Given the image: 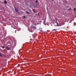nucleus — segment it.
I'll list each match as a JSON object with an SVG mask.
<instances>
[{
	"label": "nucleus",
	"instance_id": "obj_1",
	"mask_svg": "<svg viewBox=\"0 0 76 76\" xmlns=\"http://www.w3.org/2000/svg\"><path fill=\"white\" fill-rule=\"evenodd\" d=\"M15 9L16 12H17V13H18V12H19L18 9H16V8L15 7Z\"/></svg>",
	"mask_w": 76,
	"mask_h": 76
},
{
	"label": "nucleus",
	"instance_id": "obj_2",
	"mask_svg": "<svg viewBox=\"0 0 76 76\" xmlns=\"http://www.w3.org/2000/svg\"><path fill=\"white\" fill-rule=\"evenodd\" d=\"M56 24H57V25H56V26H58V23H57V22H56Z\"/></svg>",
	"mask_w": 76,
	"mask_h": 76
},
{
	"label": "nucleus",
	"instance_id": "obj_3",
	"mask_svg": "<svg viewBox=\"0 0 76 76\" xmlns=\"http://www.w3.org/2000/svg\"><path fill=\"white\" fill-rule=\"evenodd\" d=\"M35 10L34 9H33V12H34V13H36V12L35 11Z\"/></svg>",
	"mask_w": 76,
	"mask_h": 76
},
{
	"label": "nucleus",
	"instance_id": "obj_4",
	"mask_svg": "<svg viewBox=\"0 0 76 76\" xmlns=\"http://www.w3.org/2000/svg\"><path fill=\"white\" fill-rule=\"evenodd\" d=\"M46 20V18L45 19V20L44 21L43 23L44 24H45V20Z\"/></svg>",
	"mask_w": 76,
	"mask_h": 76
},
{
	"label": "nucleus",
	"instance_id": "obj_5",
	"mask_svg": "<svg viewBox=\"0 0 76 76\" xmlns=\"http://www.w3.org/2000/svg\"><path fill=\"white\" fill-rule=\"evenodd\" d=\"M26 12L27 13V14H28V15H30V13H29V12H28L27 11H26Z\"/></svg>",
	"mask_w": 76,
	"mask_h": 76
},
{
	"label": "nucleus",
	"instance_id": "obj_6",
	"mask_svg": "<svg viewBox=\"0 0 76 76\" xmlns=\"http://www.w3.org/2000/svg\"><path fill=\"white\" fill-rule=\"evenodd\" d=\"M4 3L5 4H7V2L6 1H4Z\"/></svg>",
	"mask_w": 76,
	"mask_h": 76
},
{
	"label": "nucleus",
	"instance_id": "obj_7",
	"mask_svg": "<svg viewBox=\"0 0 76 76\" xmlns=\"http://www.w3.org/2000/svg\"><path fill=\"white\" fill-rule=\"evenodd\" d=\"M34 26H33V25H31V28H34Z\"/></svg>",
	"mask_w": 76,
	"mask_h": 76
},
{
	"label": "nucleus",
	"instance_id": "obj_8",
	"mask_svg": "<svg viewBox=\"0 0 76 76\" xmlns=\"http://www.w3.org/2000/svg\"><path fill=\"white\" fill-rule=\"evenodd\" d=\"M33 28H34V29H37V28L36 27H35V26H34Z\"/></svg>",
	"mask_w": 76,
	"mask_h": 76
},
{
	"label": "nucleus",
	"instance_id": "obj_9",
	"mask_svg": "<svg viewBox=\"0 0 76 76\" xmlns=\"http://www.w3.org/2000/svg\"><path fill=\"white\" fill-rule=\"evenodd\" d=\"M56 31V29H54L53 30L51 31L53 32V31Z\"/></svg>",
	"mask_w": 76,
	"mask_h": 76
},
{
	"label": "nucleus",
	"instance_id": "obj_10",
	"mask_svg": "<svg viewBox=\"0 0 76 76\" xmlns=\"http://www.w3.org/2000/svg\"><path fill=\"white\" fill-rule=\"evenodd\" d=\"M74 10L75 11V12H76V8H74Z\"/></svg>",
	"mask_w": 76,
	"mask_h": 76
},
{
	"label": "nucleus",
	"instance_id": "obj_11",
	"mask_svg": "<svg viewBox=\"0 0 76 76\" xmlns=\"http://www.w3.org/2000/svg\"><path fill=\"white\" fill-rule=\"evenodd\" d=\"M37 7V5H36V6L35 5L34 6V7Z\"/></svg>",
	"mask_w": 76,
	"mask_h": 76
},
{
	"label": "nucleus",
	"instance_id": "obj_12",
	"mask_svg": "<svg viewBox=\"0 0 76 76\" xmlns=\"http://www.w3.org/2000/svg\"><path fill=\"white\" fill-rule=\"evenodd\" d=\"M0 56H1V57H2V55L0 53Z\"/></svg>",
	"mask_w": 76,
	"mask_h": 76
},
{
	"label": "nucleus",
	"instance_id": "obj_13",
	"mask_svg": "<svg viewBox=\"0 0 76 76\" xmlns=\"http://www.w3.org/2000/svg\"><path fill=\"white\" fill-rule=\"evenodd\" d=\"M23 18H26V17H25V16H23Z\"/></svg>",
	"mask_w": 76,
	"mask_h": 76
},
{
	"label": "nucleus",
	"instance_id": "obj_14",
	"mask_svg": "<svg viewBox=\"0 0 76 76\" xmlns=\"http://www.w3.org/2000/svg\"><path fill=\"white\" fill-rule=\"evenodd\" d=\"M5 48V47H2V48Z\"/></svg>",
	"mask_w": 76,
	"mask_h": 76
},
{
	"label": "nucleus",
	"instance_id": "obj_15",
	"mask_svg": "<svg viewBox=\"0 0 76 76\" xmlns=\"http://www.w3.org/2000/svg\"><path fill=\"white\" fill-rule=\"evenodd\" d=\"M37 2H38V1H36V3H37Z\"/></svg>",
	"mask_w": 76,
	"mask_h": 76
},
{
	"label": "nucleus",
	"instance_id": "obj_16",
	"mask_svg": "<svg viewBox=\"0 0 76 76\" xmlns=\"http://www.w3.org/2000/svg\"><path fill=\"white\" fill-rule=\"evenodd\" d=\"M7 49H9V48H8V47H7Z\"/></svg>",
	"mask_w": 76,
	"mask_h": 76
},
{
	"label": "nucleus",
	"instance_id": "obj_17",
	"mask_svg": "<svg viewBox=\"0 0 76 76\" xmlns=\"http://www.w3.org/2000/svg\"><path fill=\"white\" fill-rule=\"evenodd\" d=\"M29 11H30V12H31V10H30Z\"/></svg>",
	"mask_w": 76,
	"mask_h": 76
},
{
	"label": "nucleus",
	"instance_id": "obj_18",
	"mask_svg": "<svg viewBox=\"0 0 76 76\" xmlns=\"http://www.w3.org/2000/svg\"><path fill=\"white\" fill-rule=\"evenodd\" d=\"M40 31H42V30H40Z\"/></svg>",
	"mask_w": 76,
	"mask_h": 76
},
{
	"label": "nucleus",
	"instance_id": "obj_19",
	"mask_svg": "<svg viewBox=\"0 0 76 76\" xmlns=\"http://www.w3.org/2000/svg\"><path fill=\"white\" fill-rule=\"evenodd\" d=\"M41 76H43V75H41Z\"/></svg>",
	"mask_w": 76,
	"mask_h": 76
},
{
	"label": "nucleus",
	"instance_id": "obj_20",
	"mask_svg": "<svg viewBox=\"0 0 76 76\" xmlns=\"http://www.w3.org/2000/svg\"><path fill=\"white\" fill-rule=\"evenodd\" d=\"M38 15H39V13H38Z\"/></svg>",
	"mask_w": 76,
	"mask_h": 76
},
{
	"label": "nucleus",
	"instance_id": "obj_21",
	"mask_svg": "<svg viewBox=\"0 0 76 76\" xmlns=\"http://www.w3.org/2000/svg\"><path fill=\"white\" fill-rule=\"evenodd\" d=\"M70 9V10H71V9Z\"/></svg>",
	"mask_w": 76,
	"mask_h": 76
}]
</instances>
